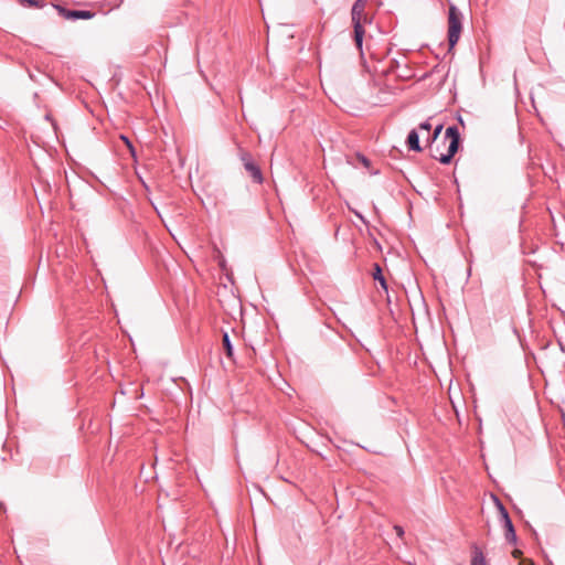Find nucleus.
I'll return each mask as SVG.
<instances>
[{"label": "nucleus", "instance_id": "f257e3e1", "mask_svg": "<svg viewBox=\"0 0 565 565\" xmlns=\"http://www.w3.org/2000/svg\"><path fill=\"white\" fill-rule=\"evenodd\" d=\"M425 141L427 142V145L429 147H431L433 143L437 141V139H433V134L430 131V132H427V136H425ZM447 141H448V147H447L446 153L439 152L438 146L436 147L435 150L433 148H430L431 158L438 160L443 164H449L451 162L452 158L455 157V154L459 150L460 132H459V129L457 126H449L446 129L444 139H443V145L445 146Z\"/></svg>", "mask_w": 565, "mask_h": 565}, {"label": "nucleus", "instance_id": "f03ea898", "mask_svg": "<svg viewBox=\"0 0 565 565\" xmlns=\"http://www.w3.org/2000/svg\"><path fill=\"white\" fill-rule=\"evenodd\" d=\"M366 7V0H356L351 9V18L353 24L354 41L359 50L362 49L364 28L362 25V18L364 17V10Z\"/></svg>", "mask_w": 565, "mask_h": 565}, {"label": "nucleus", "instance_id": "7ed1b4c3", "mask_svg": "<svg viewBox=\"0 0 565 565\" xmlns=\"http://www.w3.org/2000/svg\"><path fill=\"white\" fill-rule=\"evenodd\" d=\"M461 30V13L456 6L450 4L448 12V43L450 49L459 41Z\"/></svg>", "mask_w": 565, "mask_h": 565}, {"label": "nucleus", "instance_id": "20e7f679", "mask_svg": "<svg viewBox=\"0 0 565 565\" xmlns=\"http://www.w3.org/2000/svg\"><path fill=\"white\" fill-rule=\"evenodd\" d=\"M494 502L500 514V523L504 529V537L510 544H515L518 537L509 512L497 497H494Z\"/></svg>", "mask_w": 565, "mask_h": 565}, {"label": "nucleus", "instance_id": "39448f33", "mask_svg": "<svg viewBox=\"0 0 565 565\" xmlns=\"http://www.w3.org/2000/svg\"><path fill=\"white\" fill-rule=\"evenodd\" d=\"M239 158L243 162L244 169L252 180L257 184H262L264 182V177L259 166L254 161L252 154L247 151H242Z\"/></svg>", "mask_w": 565, "mask_h": 565}, {"label": "nucleus", "instance_id": "423d86ee", "mask_svg": "<svg viewBox=\"0 0 565 565\" xmlns=\"http://www.w3.org/2000/svg\"><path fill=\"white\" fill-rule=\"evenodd\" d=\"M54 9L67 20H89L95 17V13L88 10H68L60 4H54Z\"/></svg>", "mask_w": 565, "mask_h": 565}, {"label": "nucleus", "instance_id": "0eeeda50", "mask_svg": "<svg viewBox=\"0 0 565 565\" xmlns=\"http://www.w3.org/2000/svg\"><path fill=\"white\" fill-rule=\"evenodd\" d=\"M406 145L409 150L420 152L423 150L419 143V132L417 129H412L407 136Z\"/></svg>", "mask_w": 565, "mask_h": 565}, {"label": "nucleus", "instance_id": "6e6552de", "mask_svg": "<svg viewBox=\"0 0 565 565\" xmlns=\"http://www.w3.org/2000/svg\"><path fill=\"white\" fill-rule=\"evenodd\" d=\"M222 344H223V349L225 351L226 356L228 359L233 360V358H234V349H233V345H232V342H231V339H230V335H228L227 332L223 333Z\"/></svg>", "mask_w": 565, "mask_h": 565}, {"label": "nucleus", "instance_id": "1a4fd4ad", "mask_svg": "<svg viewBox=\"0 0 565 565\" xmlns=\"http://www.w3.org/2000/svg\"><path fill=\"white\" fill-rule=\"evenodd\" d=\"M373 268H374V271H373V278L374 280L379 281L381 287L384 289V290H387V284H386V280H385V277L382 273V268L379 264H374L373 265Z\"/></svg>", "mask_w": 565, "mask_h": 565}, {"label": "nucleus", "instance_id": "9d476101", "mask_svg": "<svg viewBox=\"0 0 565 565\" xmlns=\"http://www.w3.org/2000/svg\"><path fill=\"white\" fill-rule=\"evenodd\" d=\"M471 565H487L482 551L476 545L473 546V556L471 559Z\"/></svg>", "mask_w": 565, "mask_h": 565}, {"label": "nucleus", "instance_id": "9b49d317", "mask_svg": "<svg viewBox=\"0 0 565 565\" xmlns=\"http://www.w3.org/2000/svg\"><path fill=\"white\" fill-rule=\"evenodd\" d=\"M21 4L30 8H42L45 6L43 0H19Z\"/></svg>", "mask_w": 565, "mask_h": 565}, {"label": "nucleus", "instance_id": "f8f14e48", "mask_svg": "<svg viewBox=\"0 0 565 565\" xmlns=\"http://www.w3.org/2000/svg\"><path fill=\"white\" fill-rule=\"evenodd\" d=\"M356 159L361 162L365 168H369L371 161L362 153H356Z\"/></svg>", "mask_w": 565, "mask_h": 565}, {"label": "nucleus", "instance_id": "ddd939ff", "mask_svg": "<svg viewBox=\"0 0 565 565\" xmlns=\"http://www.w3.org/2000/svg\"><path fill=\"white\" fill-rule=\"evenodd\" d=\"M120 138H121V140L127 145V147L129 148L130 153H131L132 156H135V148H134V146H132L131 141L129 140V138H128V137H126V136H124V135H121V136H120Z\"/></svg>", "mask_w": 565, "mask_h": 565}, {"label": "nucleus", "instance_id": "4468645a", "mask_svg": "<svg viewBox=\"0 0 565 565\" xmlns=\"http://www.w3.org/2000/svg\"><path fill=\"white\" fill-rule=\"evenodd\" d=\"M418 130H420V131H425V132H430V130H431V125L429 124V121H428V120H426V121H424V122H422V124L419 125Z\"/></svg>", "mask_w": 565, "mask_h": 565}, {"label": "nucleus", "instance_id": "2eb2a0df", "mask_svg": "<svg viewBox=\"0 0 565 565\" xmlns=\"http://www.w3.org/2000/svg\"><path fill=\"white\" fill-rule=\"evenodd\" d=\"M443 128H444L443 124H439V125H437L435 127L434 131L431 132L433 134V139H438Z\"/></svg>", "mask_w": 565, "mask_h": 565}, {"label": "nucleus", "instance_id": "dca6fc26", "mask_svg": "<svg viewBox=\"0 0 565 565\" xmlns=\"http://www.w3.org/2000/svg\"><path fill=\"white\" fill-rule=\"evenodd\" d=\"M394 530H395V532H396L397 536L403 537V535H404V530H403V527H402V526H399V525H395V526H394Z\"/></svg>", "mask_w": 565, "mask_h": 565}, {"label": "nucleus", "instance_id": "f3484780", "mask_svg": "<svg viewBox=\"0 0 565 565\" xmlns=\"http://www.w3.org/2000/svg\"><path fill=\"white\" fill-rule=\"evenodd\" d=\"M520 565H534V563L530 559H523L521 561Z\"/></svg>", "mask_w": 565, "mask_h": 565}, {"label": "nucleus", "instance_id": "a211bd4d", "mask_svg": "<svg viewBox=\"0 0 565 565\" xmlns=\"http://www.w3.org/2000/svg\"><path fill=\"white\" fill-rule=\"evenodd\" d=\"M520 555H521V551L515 550V551L513 552V556H514L515 558H516V557H519Z\"/></svg>", "mask_w": 565, "mask_h": 565}]
</instances>
